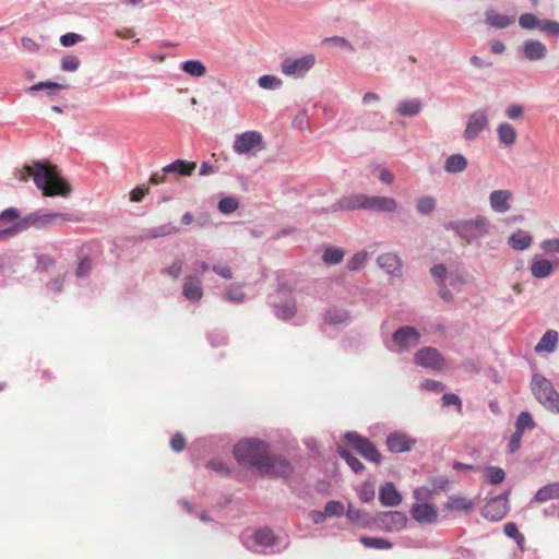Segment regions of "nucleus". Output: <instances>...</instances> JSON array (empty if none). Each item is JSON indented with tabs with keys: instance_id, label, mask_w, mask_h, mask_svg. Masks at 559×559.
I'll list each match as a JSON object with an SVG mask.
<instances>
[{
	"instance_id": "1a4fd4ad",
	"label": "nucleus",
	"mask_w": 559,
	"mask_h": 559,
	"mask_svg": "<svg viewBox=\"0 0 559 559\" xmlns=\"http://www.w3.org/2000/svg\"><path fill=\"white\" fill-rule=\"evenodd\" d=\"M316 63L313 55L301 58H286L281 63V71L287 76L300 78L305 75Z\"/></svg>"
},
{
	"instance_id": "e433bc0d",
	"label": "nucleus",
	"mask_w": 559,
	"mask_h": 559,
	"mask_svg": "<svg viewBox=\"0 0 559 559\" xmlns=\"http://www.w3.org/2000/svg\"><path fill=\"white\" fill-rule=\"evenodd\" d=\"M504 472L502 468L497 466H488L485 469V477L487 481L491 485H498L503 481L504 479Z\"/></svg>"
},
{
	"instance_id": "a19ab883",
	"label": "nucleus",
	"mask_w": 559,
	"mask_h": 559,
	"mask_svg": "<svg viewBox=\"0 0 559 559\" xmlns=\"http://www.w3.org/2000/svg\"><path fill=\"white\" fill-rule=\"evenodd\" d=\"M340 454L355 473H360L364 469L362 463L347 450L342 449Z\"/></svg>"
},
{
	"instance_id": "6e6552de",
	"label": "nucleus",
	"mask_w": 559,
	"mask_h": 559,
	"mask_svg": "<svg viewBox=\"0 0 559 559\" xmlns=\"http://www.w3.org/2000/svg\"><path fill=\"white\" fill-rule=\"evenodd\" d=\"M345 439L361 456L366 460L379 464L381 462V454L376 445L368 439L360 437L356 432H347Z\"/></svg>"
},
{
	"instance_id": "58836bf2",
	"label": "nucleus",
	"mask_w": 559,
	"mask_h": 559,
	"mask_svg": "<svg viewBox=\"0 0 559 559\" xmlns=\"http://www.w3.org/2000/svg\"><path fill=\"white\" fill-rule=\"evenodd\" d=\"M344 253L336 248H328L323 253V261L326 264H337L342 261Z\"/></svg>"
},
{
	"instance_id": "338daca9",
	"label": "nucleus",
	"mask_w": 559,
	"mask_h": 559,
	"mask_svg": "<svg viewBox=\"0 0 559 559\" xmlns=\"http://www.w3.org/2000/svg\"><path fill=\"white\" fill-rule=\"evenodd\" d=\"M431 275L443 284L445 280L447 269L443 264H437L431 269Z\"/></svg>"
},
{
	"instance_id": "e2e57ef3",
	"label": "nucleus",
	"mask_w": 559,
	"mask_h": 559,
	"mask_svg": "<svg viewBox=\"0 0 559 559\" xmlns=\"http://www.w3.org/2000/svg\"><path fill=\"white\" fill-rule=\"evenodd\" d=\"M92 270V262L90 259L84 258L79 262L78 269H76V276H85L90 273Z\"/></svg>"
},
{
	"instance_id": "393cba45",
	"label": "nucleus",
	"mask_w": 559,
	"mask_h": 559,
	"mask_svg": "<svg viewBox=\"0 0 559 559\" xmlns=\"http://www.w3.org/2000/svg\"><path fill=\"white\" fill-rule=\"evenodd\" d=\"M197 164L194 162L177 159L171 164L165 166V171H169V174H177L180 176H191Z\"/></svg>"
},
{
	"instance_id": "69168bd1",
	"label": "nucleus",
	"mask_w": 559,
	"mask_h": 559,
	"mask_svg": "<svg viewBox=\"0 0 559 559\" xmlns=\"http://www.w3.org/2000/svg\"><path fill=\"white\" fill-rule=\"evenodd\" d=\"M324 44H332L336 47H341V48H352L350 44L348 43V40H346L344 37H340V36H333V37H330V38H325L323 40Z\"/></svg>"
},
{
	"instance_id": "412c9836",
	"label": "nucleus",
	"mask_w": 559,
	"mask_h": 559,
	"mask_svg": "<svg viewBox=\"0 0 559 559\" xmlns=\"http://www.w3.org/2000/svg\"><path fill=\"white\" fill-rule=\"evenodd\" d=\"M407 519L402 512H388L382 516V523L389 531H400L406 525Z\"/></svg>"
},
{
	"instance_id": "603ef678",
	"label": "nucleus",
	"mask_w": 559,
	"mask_h": 559,
	"mask_svg": "<svg viewBox=\"0 0 559 559\" xmlns=\"http://www.w3.org/2000/svg\"><path fill=\"white\" fill-rule=\"evenodd\" d=\"M83 40V37L80 34L75 33H67L60 37V44L63 47H71Z\"/></svg>"
},
{
	"instance_id": "5fc2aeb1",
	"label": "nucleus",
	"mask_w": 559,
	"mask_h": 559,
	"mask_svg": "<svg viewBox=\"0 0 559 559\" xmlns=\"http://www.w3.org/2000/svg\"><path fill=\"white\" fill-rule=\"evenodd\" d=\"M539 29L552 35L559 36V22L556 21H540Z\"/></svg>"
},
{
	"instance_id": "3c124183",
	"label": "nucleus",
	"mask_w": 559,
	"mask_h": 559,
	"mask_svg": "<svg viewBox=\"0 0 559 559\" xmlns=\"http://www.w3.org/2000/svg\"><path fill=\"white\" fill-rule=\"evenodd\" d=\"M67 87H68V85H63V84H59V83H55V82H39V83L32 85L29 87V91L36 92V91H40L44 88L52 91V90H62V88H67Z\"/></svg>"
},
{
	"instance_id": "20e7f679",
	"label": "nucleus",
	"mask_w": 559,
	"mask_h": 559,
	"mask_svg": "<svg viewBox=\"0 0 559 559\" xmlns=\"http://www.w3.org/2000/svg\"><path fill=\"white\" fill-rule=\"evenodd\" d=\"M75 218L73 215L68 213H43V212H34L21 218L15 224H13L9 228H4L0 230V240L10 238L15 236L17 233H21L29 227L36 228H47L50 226L61 225L66 222H73Z\"/></svg>"
},
{
	"instance_id": "49530a36",
	"label": "nucleus",
	"mask_w": 559,
	"mask_h": 559,
	"mask_svg": "<svg viewBox=\"0 0 559 559\" xmlns=\"http://www.w3.org/2000/svg\"><path fill=\"white\" fill-rule=\"evenodd\" d=\"M80 60L75 56H67L61 60V69L67 72H73L79 69Z\"/></svg>"
},
{
	"instance_id": "9d476101",
	"label": "nucleus",
	"mask_w": 559,
	"mask_h": 559,
	"mask_svg": "<svg viewBox=\"0 0 559 559\" xmlns=\"http://www.w3.org/2000/svg\"><path fill=\"white\" fill-rule=\"evenodd\" d=\"M509 511L508 492L492 498L483 510L481 515L490 521L498 522L502 520Z\"/></svg>"
},
{
	"instance_id": "6ab92c4d",
	"label": "nucleus",
	"mask_w": 559,
	"mask_h": 559,
	"mask_svg": "<svg viewBox=\"0 0 559 559\" xmlns=\"http://www.w3.org/2000/svg\"><path fill=\"white\" fill-rule=\"evenodd\" d=\"M559 265L558 262H550L547 259H535L531 264V274L535 278L549 276Z\"/></svg>"
},
{
	"instance_id": "473e14b6",
	"label": "nucleus",
	"mask_w": 559,
	"mask_h": 559,
	"mask_svg": "<svg viewBox=\"0 0 559 559\" xmlns=\"http://www.w3.org/2000/svg\"><path fill=\"white\" fill-rule=\"evenodd\" d=\"M181 69L191 76H203L206 73L205 66L199 60H188L182 62Z\"/></svg>"
},
{
	"instance_id": "c9c22d12",
	"label": "nucleus",
	"mask_w": 559,
	"mask_h": 559,
	"mask_svg": "<svg viewBox=\"0 0 559 559\" xmlns=\"http://www.w3.org/2000/svg\"><path fill=\"white\" fill-rule=\"evenodd\" d=\"M534 428L535 423L532 415L528 412H521L515 423V431L523 435L525 429L532 430Z\"/></svg>"
},
{
	"instance_id": "8fccbe9b",
	"label": "nucleus",
	"mask_w": 559,
	"mask_h": 559,
	"mask_svg": "<svg viewBox=\"0 0 559 559\" xmlns=\"http://www.w3.org/2000/svg\"><path fill=\"white\" fill-rule=\"evenodd\" d=\"M296 313L295 304H286L276 308V316L281 319H290Z\"/></svg>"
},
{
	"instance_id": "bf43d9fd",
	"label": "nucleus",
	"mask_w": 559,
	"mask_h": 559,
	"mask_svg": "<svg viewBox=\"0 0 559 559\" xmlns=\"http://www.w3.org/2000/svg\"><path fill=\"white\" fill-rule=\"evenodd\" d=\"M170 447L174 451L180 452L186 447V438L181 433H176L170 440Z\"/></svg>"
},
{
	"instance_id": "6e6d98bb",
	"label": "nucleus",
	"mask_w": 559,
	"mask_h": 559,
	"mask_svg": "<svg viewBox=\"0 0 559 559\" xmlns=\"http://www.w3.org/2000/svg\"><path fill=\"white\" fill-rule=\"evenodd\" d=\"M442 404L444 406L455 405L457 407L459 413H462V402L460 397L454 393H445L442 396Z\"/></svg>"
},
{
	"instance_id": "dca6fc26",
	"label": "nucleus",
	"mask_w": 559,
	"mask_h": 559,
	"mask_svg": "<svg viewBox=\"0 0 559 559\" xmlns=\"http://www.w3.org/2000/svg\"><path fill=\"white\" fill-rule=\"evenodd\" d=\"M182 295L191 301H199L203 296L200 276L187 275L182 287Z\"/></svg>"
},
{
	"instance_id": "864d4df0",
	"label": "nucleus",
	"mask_w": 559,
	"mask_h": 559,
	"mask_svg": "<svg viewBox=\"0 0 559 559\" xmlns=\"http://www.w3.org/2000/svg\"><path fill=\"white\" fill-rule=\"evenodd\" d=\"M503 531L508 537L515 539L518 543L520 540H524V536L519 532L518 526L512 522L507 523L503 527Z\"/></svg>"
},
{
	"instance_id": "c85d7f7f",
	"label": "nucleus",
	"mask_w": 559,
	"mask_h": 559,
	"mask_svg": "<svg viewBox=\"0 0 559 559\" xmlns=\"http://www.w3.org/2000/svg\"><path fill=\"white\" fill-rule=\"evenodd\" d=\"M486 22L496 28H504L514 22V17L499 14L492 10L486 12Z\"/></svg>"
},
{
	"instance_id": "4d7b16f0",
	"label": "nucleus",
	"mask_w": 559,
	"mask_h": 559,
	"mask_svg": "<svg viewBox=\"0 0 559 559\" xmlns=\"http://www.w3.org/2000/svg\"><path fill=\"white\" fill-rule=\"evenodd\" d=\"M21 45L24 50L35 53L39 50V45L31 37L24 36L21 38Z\"/></svg>"
},
{
	"instance_id": "f03ea898",
	"label": "nucleus",
	"mask_w": 559,
	"mask_h": 559,
	"mask_svg": "<svg viewBox=\"0 0 559 559\" xmlns=\"http://www.w3.org/2000/svg\"><path fill=\"white\" fill-rule=\"evenodd\" d=\"M15 177L21 182H26L32 177L45 197L66 198L72 191L71 186L60 177L57 167L47 163L34 162L33 166L25 165L15 174Z\"/></svg>"
},
{
	"instance_id": "2f4dec72",
	"label": "nucleus",
	"mask_w": 559,
	"mask_h": 559,
	"mask_svg": "<svg viewBox=\"0 0 559 559\" xmlns=\"http://www.w3.org/2000/svg\"><path fill=\"white\" fill-rule=\"evenodd\" d=\"M437 206V200L432 195H424L417 199L416 210L423 215L431 214Z\"/></svg>"
},
{
	"instance_id": "2eb2a0df",
	"label": "nucleus",
	"mask_w": 559,
	"mask_h": 559,
	"mask_svg": "<svg viewBox=\"0 0 559 559\" xmlns=\"http://www.w3.org/2000/svg\"><path fill=\"white\" fill-rule=\"evenodd\" d=\"M419 333L413 326H402L393 334V341L403 348L416 346L419 343Z\"/></svg>"
},
{
	"instance_id": "aec40b11",
	"label": "nucleus",
	"mask_w": 559,
	"mask_h": 559,
	"mask_svg": "<svg viewBox=\"0 0 559 559\" xmlns=\"http://www.w3.org/2000/svg\"><path fill=\"white\" fill-rule=\"evenodd\" d=\"M379 499L383 506L395 507L401 503L402 496L393 483H386L380 489Z\"/></svg>"
},
{
	"instance_id": "f8f14e48",
	"label": "nucleus",
	"mask_w": 559,
	"mask_h": 559,
	"mask_svg": "<svg viewBox=\"0 0 559 559\" xmlns=\"http://www.w3.org/2000/svg\"><path fill=\"white\" fill-rule=\"evenodd\" d=\"M488 115L486 110H476L468 116L466 128L464 130V138L466 140H474L487 127Z\"/></svg>"
},
{
	"instance_id": "5701e85b",
	"label": "nucleus",
	"mask_w": 559,
	"mask_h": 559,
	"mask_svg": "<svg viewBox=\"0 0 559 559\" xmlns=\"http://www.w3.org/2000/svg\"><path fill=\"white\" fill-rule=\"evenodd\" d=\"M559 335L557 331L549 330L547 331L540 338V341L535 346V350L537 353L547 352L552 353L558 344Z\"/></svg>"
},
{
	"instance_id": "c03bdc74",
	"label": "nucleus",
	"mask_w": 559,
	"mask_h": 559,
	"mask_svg": "<svg viewBox=\"0 0 559 559\" xmlns=\"http://www.w3.org/2000/svg\"><path fill=\"white\" fill-rule=\"evenodd\" d=\"M539 247L547 254L559 253V238L545 239Z\"/></svg>"
},
{
	"instance_id": "37998d69",
	"label": "nucleus",
	"mask_w": 559,
	"mask_h": 559,
	"mask_svg": "<svg viewBox=\"0 0 559 559\" xmlns=\"http://www.w3.org/2000/svg\"><path fill=\"white\" fill-rule=\"evenodd\" d=\"M374 486L371 483H365L358 491V497L361 502H369L374 498Z\"/></svg>"
},
{
	"instance_id": "39448f33",
	"label": "nucleus",
	"mask_w": 559,
	"mask_h": 559,
	"mask_svg": "<svg viewBox=\"0 0 559 559\" xmlns=\"http://www.w3.org/2000/svg\"><path fill=\"white\" fill-rule=\"evenodd\" d=\"M531 386L533 394L540 404L550 412L559 414V394L547 378L535 374Z\"/></svg>"
},
{
	"instance_id": "79ce46f5",
	"label": "nucleus",
	"mask_w": 559,
	"mask_h": 559,
	"mask_svg": "<svg viewBox=\"0 0 559 559\" xmlns=\"http://www.w3.org/2000/svg\"><path fill=\"white\" fill-rule=\"evenodd\" d=\"M259 85L265 90L277 88L282 86V80L275 75L266 74L259 78Z\"/></svg>"
},
{
	"instance_id": "423d86ee",
	"label": "nucleus",
	"mask_w": 559,
	"mask_h": 559,
	"mask_svg": "<svg viewBox=\"0 0 559 559\" xmlns=\"http://www.w3.org/2000/svg\"><path fill=\"white\" fill-rule=\"evenodd\" d=\"M233 148L237 154H255L265 148L259 131H246L235 136Z\"/></svg>"
},
{
	"instance_id": "ddd939ff",
	"label": "nucleus",
	"mask_w": 559,
	"mask_h": 559,
	"mask_svg": "<svg viewBox=\"0 0 559 559\" xmlns=\"http://www.w3.org/2000/svg\"><path fill=\"white\" fill-rule=\"evenodd\" d=\"M416 444V440L406 433L393 432L386 439L389 451L402 453L409 451Z\"/></svg>"
},
{
	"instance_id": "0eeeda50",
	"label": "nucleus",
	"mask_w": 559,
	"mask_h": 559,
	"mask_svg": "<svg viewBox=\"0 0 559 559\" xmlns=\"http://www.w3.org/2000/svg\"><path fill=\"white\" fill-rule=\"evenodd\" d=\"M489 227V221L485 216H477L474 219L459 223L455 227V230L460 237L471 242L476 238H480L487 235Z\"/></svg>"
},
{
	"instance_id": "de8ad7c7",
	"label": "nucleus",
	"mask_w": 559,
	"mask_h": 559,
	"mask_svg": "<svg viewBox=\"0 0 559 559\" xmlns=\"http://www.w3.org/2000/svg\"><path fill=\"white\" fill-rule=\"evenodd\" d=\"M324 510L328 516L341 515L344 513V506L340 501L332 500L325 504Z\"/></svg>"
},
{
	"instance_id": "b1692460",
	"label": "nucleus",
	"mask_w": 559,
	"mask_h": 559,
	"mask_svg": "<svg viewBox=\"0 0 559 559\" xmlns=\"http://www.w3.org/2000/svg\"><path fill=\"white\" fill-rule=\"evenodd\" d=\"M532 241V236L525 230H518L513 233L508 239L510 247L518 251L527 249Z\"/></svg>"
},
{
	"instance_id": "09e8293b",
	"label": "nucleus",
	"mask_w": 559,
	"mask_h": 559,
	"mask_svg": "<svg viewBox=\"0 0 559 559\" xmlns=\"http://www.w3.org/2000/svg\"><path fill=\"white\" fill-rule=\"evenodd\" d=\"M367 260V253L358 252L352 257L348 261L347 266L350 271H356L360 269Z\"/></svg>"
},
{
	"instance_id": "9b49d317",
	"label": "nucleus",
	"mask_w": 559,
	"mask_h": 559,
	"mask_svg": "<svg viewBox=\"0 0 559 559\" xmlns=\"http://www.w3.org/2000/svg\"><path fill=\"white\" fill-rule=\"evenodd\" d=\"M414 361L418 366L433 370H440L444 364L443 357L432 347L419 349L414 356Z\"/></svg>"
},
{
	"instance_id": "4be33fe9",
	"label": "nucleus",
	"mask_w": 559,
	"mask_h": 559,
	"mask_svg": "<svg viewBox=\"0 0 559 559\" xmlns=\"http://www.w3.org/2000/svg\"><path fill=\"white\" fill-rule=\"evenodd\" d=\"M377 262L382 270L390 274L401 270V260L395 253H383L378 257Z\"/></svg>"
},
{
	"instance_id": "a878e982",
	"label": "nucleus",
	"mask_w": 559,
	"mask_h": 559,
	"mask_svg": "<svg viewBox=\"0 0 559 559\" xmlns=\"http://www.w3.org/2000/svg\"><path fill=\"white\" fill-rule=\"evenodd\" d=\"M468 163L462 154L450 155L444 162V170L449 174H459L466 169Z\"/></svg>"
},
{
	"instance_id": "7c9ffc66",
	"label": "nucleus",
	"mask_w": 559,
	"mask_h": 559,
	"mask_svg": "<svg viewBox=\"0 0 559 559\" xmlns=\"http://www.w3.org/2000/svg\"><path fill=\"white\" fill-rule=\"evenodd\" d=\"M421 102L418 99L402 100L399 104L397 112L401 116H415L421 110Z\"/></svg>"
},
{
	"instance_id": "7ed1b4c3",
	"label": "nucleus",
	"mask_w": 559,
	"mask_h": 559,
	"mask_svg": "<svg viewBox=\"0 0 559 559\" xmlns=\"http://www.w3.org/2000/svg\"><path fill=\"white\" fill-rule=\"evenodd\" d=\"M399 203L391 197L367 195L362 193L350 194L342 198L332 205V211L368 210L383 213H393Z\"/></svg>"
},
{
	"instance_id": "72a5a7b5",
	"label": "nucleus",
	"mask_w": 559,
	"mask_h": 559,
	"mask_svg": "<svg viewBox=\"0 0 559 559\" xmlns=\"http://www.w3.org/2000/svg\"><path fill=\"white\" fill-rule=\"evenodd\" d=\"M254 540L258 545L270 547L275 545L276 537L274 533L269 528H260L254 533Z\"/></svg>"
},
{
	"instance_id": "0e129e2a",
	"label": "nucleus",
	"mask_w": 559,
	"mask_h": 559,
	"mask_svg": "<svg viewBox=\"0 0 559 559\" xmlns=\"http://www.w3.org/2000/svg\"><path fill=\"white\" fill-rule=\"evenodd\" d=\"M169 171H165V167L162 168L160 171L154 173L150 178L151 185H160L167 181V176Z\"/></svg>"
},
{
	"instance_id": "c756f323",
	"label": "nucleus",
	"mask_w": 559,
	"mask_h": 559,
	"mask_svg": "<svg viewBox=\"0 0 559 559\" xmlns=\"http://www.w3.org/2000/svg\"><path fill=\"white\" fill-rule=\"evenodd\" d=\"M499 141L506 145H513L516 141L515 129L507 122L500 123L497 129Z\"/></svg>"
},
{
	"instance_id": "a211bd4d",
	"label": "nucleus",
	"mask_w": 559,
	"mask_h": 559,
	"mask_svg": "<svg viewBox=\"0 0 559 559\" xmlns=\"http://www.w3.org/2000/svg\"><path fill=\"white\" fill-rule=\"evenodd\" d=\"M523 55L530 61L544 59L547 55L546 46L539 40H526L522 47Z\"/></svg>"
},
{
	"instance_id": "4c0bfd02",
	"label": "nucleus",
	"mask_w": 559,
	"mask_h": 559,
	"mask_svg": "<svg viewBox=\"0 0 559 559\" xmlns=\"http://www.w3.org/2000/svg\"><path fill=\"white\" fill-rule=\"evenodd\" d=\"M348 319L347 311L343 309H332L325 313V321L330 324H341Z\"/></svg>"
},
{
	"instance_id": "f3484780",
	"label": "nucleus",
	"mask_w": 559,
	"mask_h": 559,
	"mask_svg": "<svg viewBox=\"0 0 559 559\" xmlns=\"http://www.w3.org/2000/svg\"><path fill=\"white\" fill-rule=\"evenodd\" d=\"M411 514L419 523H432L437 520V509L429 503H415L412 507Z\"/></svg>"
},
{
	"instance_id": "052dcab7",
	"label": "nucleus",
	"mask_w": 559,
	"mask_h": 559,
	"mask_svg": "<svg viewBox=\"0 0 559 559\" xmlns=\"http://www.w3.org/2000/svg\"><path fill=\"white\" fill-rule=\"evenodd\" d=\"M163 272L171 276L173 278H178L182 272L181 261H175L171 265L167 266Z\"/></svg>"
},
{
	"instance_id": "680f3d73",
	"label": "nucleus",
	"mask_w": 559,
	"mask_h": 559,
	"mask_svg": "<svg viewBox=\"0 0 559 559\" xmlns=\"http://www.w3.org/2000/svg\"><path fill=\"white\" fill-rule=\"evenodd\" d=\"M212 270L223 278L230 280L233 277V272L227 264H214Z\"/></svg>"
},
{
	"instance_id": "ea45409f",
	"label": "nucleus",
	"mask_w": 559,
	"mask_h": 559,
	"mask_svg": "<svg viewBox=\"0 0 559 559\" xmlns=\"http://www.w3.org/2000/svg\"><path fill=\"white\" fill-rule=\"evenodd\" d=\"M539 20L533 13H524L519 19L521 27L526 29L539 28Z\"/></svg>"
},
{
	"instance_id": "13d9d810",
	"label": "nucleus",
	"mask_w": 559,
	"mask_h": 559,
	"mask_svg": "<svg viewBox=\"0 0 559 559\" xmlns=\"http://www.w3.org/2000/svg\"><path fill=\"white\" fill-rule=\"evenodd\" d=\"M20 213L16 209L10 207L0 213V221L5 222H14V224L19 221Z\"/></svg>"
},
{
	"instance_id": "f257e3e1",
	"label": "nucleus",
	"mask_w": 559,
	"mask_h": 559,
	"mask_svg": "<svg viewBox=\"0 0 559 559\" xmlns=\"http://www.w3.org/2000/svg\"><path fill=\"white\" fill-rule=\"evenodd\" d=\"M234 454L242 465L255 467L261 474L287 477L292 473L290 464L277 456H271L269 445L258 440H243L235 445Z\"/></svg>"
},
{
	"instance_id": "cd10ccee",
	"label": "nucleus",
	"mask_w": 559,
	"mask_h": 559,
	"mask_svg": "<svg viewBox=\"0 0 559 559\" xmlns=\"http://www.w3.org/2000/svg\"><path fill=\"white\" fill-rule=\"evenodd\" d=\"M552 499H559V483L542 487L534 497V501L536 502H546Z\"/></svg>"
},
{
	"instance_id": "bb28decb",
	"label": "nucleus",
	"mask_w": 559,
	"mask_h": 559,
	"mask_svg": "<svg viewBox=\"0 0 559 559\" xmlns=\"http://www.w3.org/2000/svg\"><path fill=\"white\" fill-rule=\"evenodd\" d=\"M445 507L451 511L468 513L474 509V502L465 497L453 496L449 498Z\"/></svg>"
},
{
	"instance_id": "4468645a",
	"label": "nucleus",
	"mask_w": 559,
	"mask_h": 559,
	"mask_svg": "<svg viewBox=\"0 0 559 559\" xmlns=\"http://www.w3.org/2000/svg\"><path fill=\"white\" fill-rule=\"evenodd\" d=\"M513 192L511 190H493L489 194L490 207L496 213H506L511 209Z\"/></svg>"
},
{
	"instance_id": "a18cd8bd",
	"label": "nucleus",
	"mask_w": 559,
	"mask_h": 559,
	"mask_svg": "<svg viewBox=\"0 0 559 559\" xmlns=\"http://www.w3.org/2000/svg\"><path fill=\"white\" fill-rule=\"evenodd\" d=\"M238 202L235 198H224L218 202V209L222 213H233L237 210Z\"/></svg>"
},
{
	"instance_id": "f704fd0d",
	"label": "nucleus",
	"mask_w": 559,
	"mask_h": 559,
	"mask_svg": "<svg viewBox=\"0 0 559 559\" xmlns=\"http://www.w3.org/2000/svg\"><path fill=\"white\" fill-rule=\"evenodd\" d=\"M360 542L367 548L390 549L392 547V544L388 539L381 537L362 536Z\"/></svg>"
},
{
	"instance_id": "774afa93",
	"label": "nucleus",
	"mask_w": 559,
	"mask_h": 559,
	"mask_svg": "<svg viewBox=\"0 0 559 559\" xmlns=\"http://www.w3.org/2000/svg\"><path fill=\"white\" fill-rule=\"evenodd\" d=\"M506 114L510 119H518L523 114V107L519 104H513L507 109Z\"/></svg>"
}]
</instances>
